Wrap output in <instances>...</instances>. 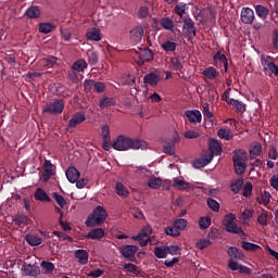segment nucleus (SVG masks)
<instances>
[{
    "mask_svg": "<svg viewBox=\"0 0 278 278\" xmlns=\"http://www.w3.org/2000/svg\"><path fill=\"white\" fill-rule=\"evenodd\" d=\"M141 147V140H134L124 135L117 136V138L112 142V148L116 151L139 150Z\"/></svg>",
    "mask_w": 278,
    "mask_h": 278,
    "instance_id": "obj_1",
    "label": "nucleus"
},
{
    "mask_svg": "<svg viewBox=\"0 0 278 278\" xmlns=\"http://www.w3.org/2000/svg\"><path fill=\"white\" fill-rule=\"evenodd\" d=\"M109 217L108 211L102 207V205H97L93 208V212L89 215V217L85 220L86 227L94 228L104 224L106 218Z\"/></svg>",
    "mask_w": 278,
    "mask_h": 278,
    "instance_id": "obj_2",
    "label": "nucleus"
},
{
    "mask_svg": "<svg viewBox=\"0 0 278 278\" xmlns=\"http://www.w3.org/2000/svg\"><path fill=\"white\" fill-rule=\"evenodd\" d=\"M248 153L244 150H235L232 155V163L237 175H244L247 170Z\"/></svg>",
    "mask_w": 278,
    "mask_h": 278,
    "instance_id": "obj_3",
    "label": "nucleus"
},
{
    "mask_svg": "<svg viewBox=\"0 0 278 278\" xmlns=\"http://www.w3.org/2000/svg\"><path fill=\"white\" fill-rule=\"evenodd\" d=\"M235 219H236V215L232 213L225 215V218L223 220V226L225 230L230 233H236V235H241V237H247V235L244 233V230L239 226H237V224H235Z\"/></svg>",
    "mask_w": 278,
    "mask_h": 278,
    "instance_id": "obj_4",
    "label": "nucleus"
},
{
    "mask_svg": "<svg viewBox=\"0 0 278 278\" xmlns=\"http://www.w3.org/2000/svg\"><path fill=\"white\" fill-rule=\"evenodd\" d=\"M64 100L55 99L43 106V112L51 115L62 114L64 112Z\"/></svg>",
    "mask_w": 278,
    "mask_h": 278,
    "instance_id": "obj_5",
    "label": "nucleus"
},
{
    "mask_svg": "<svg viewBox=\"0 0 278 278\" xmlns=\"http://www.w3.org/2000/svg\"><path fill=\"white\" fill-rule=\"evenodd\" d=\"M42 169L43 172L40 176V180L42 182H47L51 179V177L55 176L56 166L53 165V163H51V161L48 159H45Z\"/></svg>",
    "mask_w": 278,
    "mask_h": 278,
    "instance_id": "obj_6",
    "label": "nucleus"
},
{
    "mask_svg": "<svg viewBox=\"0 0 278 278\" xmlns=\"http://www.w3.org/2000/svg\"><path fill=\"white\" fill-rule=\"evenodd\" d=\"M184 36L188 38V40H193L197 36V28L194 26V21L191 17H184Z\"/></svg>",
    "mask_w": 278,
    "mask_h": 278,
    "instance_id": "obj_7",
    "label": "nucleus"
},
{
    "mask_svg": "<svg viewBox=\"0 0 278 278\" xmlns=\"http://www.w3.org/2000/svg\"><path fill=\"white\" fill-rule=\"evenodd\" d=\"M138 245H122L118 248V251L123 255V257L129 260L131 263H135L136 253H138Z\"/></svg>",
    "mask_w": 278,
    "mask_h": 278,
    "instance_id": "obj_8",
    "label": "nucleus"
},
{
    "mask_svg": "<svg viewBox=\"0 0 278 278\" xmlns=\"http://www.w3.org/2000/svg\"><path fill=\"white\" fill-rule=\"evenodd\" d=\"M228 268L230 270H238L239 274H242V275L250 276V275L253 274V270L251 269V267L241 265V263H239L235 260H229L228 261Z\"/></svg>",
    "mask_w": 278,
    "mask_h": 278,
    "instance_id": "obj_9",
    "label": "nucleus"
},
{
    "mask_svg": "<svg viewBox=\"0 0 278 278\" xmlns=\"http://www.w3.org/2000/svg\"><path fill=\"white\" fill-rule=\"evenodd\" d=\"M22 271L25 276L38 277L41 273L39 265L24 262Z\"/></svg>",
    "mask_w": 278,
    "mask_h": 278,
    "instance_id": "obj_10",
    "label": "nucleus"
},
{
    "mask_svg": "<svg viewBox=\"0 0 278 278\" xmlns=\"http://www.w3.org/2000/svg\"><path fill=\"white\" fill-rule=\"evenodd\" d=\"M255 20V13L252 8L244 7L241 9V22L245 25H252Z\"/></svg>",
    "mask_w": 278,
    "mask_h": 278,
    "instance_id": "obj_11",
    "label": "nucleus"
},
{
    "mask_svg": "<svg viewBox=\"0 0 278 278\" xmlns=\"http://www.w3.org/2000/svg\"><path fill=\"white\" fill-rule=\"evenodd\" d=\"M161 81V76L157 75L156 73H149L147 75H144L143 77V85L144 87H157V84Z\"/></svg>",
    "mask_w": 278,
    "mask_h": 278,
    "instance_id": "obj_12",
    "label": "nucleus"
},
{
    "mask_svg": "<svg viewBox=\"0 0 278 278\" xmlns=\"http://www.w3.org/2000/svg\"><path fill=\"white\" fill-rule=\"evenodd\" d=\"M86 121V114L81 111L76 112L72 119L68 121V128H76V126L80 125Z\"/></svg>",
    "mask_w": 278,
    "mask_h": 278,
    "instance_id": "obj_13",
    "label": "nucleus"
},
{
    "mask_svg": "<svg viewBox=\"0 0 278 278\" xmlns=\"http://www.w3.org/2000/svg\"><path fill=\"white\" fill-rule=\"evenodd\" d=\"M185 116L191 124H199L202 121V114L199 110H188L185 112Z\"/></svg>",
    "mask_w": 278,
    "mask_h": 278,
    "instance_id": "obj_14",
    "label": "nucleus"
},
{
    "mask_svg": "<svg viewBox=\"0 0 278 278\" xmlns=\"http://www.w3.org/2000/svg\"><path fill=\"white\" fill-rule=\"evenodd\" d=\"M86 38L89 41H97V42H99V41L102 40L101 31L97 27L88 28L87 33H86Z\"/></svg>",
    "mask_w": 278,
    "mask_h": 278,
    "instance_id": "obj_15",
    "label": "nucleus"
},
{
    "mask_svg": "<svg viewBox=\"0 0 278 278\" xmlns=\"http://www.w3.org/2000/svg\"><path fill=\"white\" fill-rule=\"evenodd\" d=\"M228 255L230 260L233 261H243L245 258L244 252L240 249H237V247H229L228 248Z\"/></svg>",
    "mask_w": 278,
    "mask_h": 278,
    "instance_id": "obj_16",
    "label": "nucleus"
},
{
    "mask_svg": "<svg viewBox=\"0 0 278 278\" xmlns=\"http://www.w3.org/2000/svg\"><path fill=\"white\" fill-rule=\"evenodd\" d=\"M212 160H213V154L203 155L193 162V167H195V169H201V167H205L208 164H211Z\"/></svg>",
    "mask_w": 278,
    "mask_h": 278,
    "instance_id": "obj_17",
    "label": "nucleus"
},
{
    "mask_svg": "<svg viewBox=\"0 0 278 278\" xmlns=\"http://www.w3.org/2000/svg\"><path fill=\"white\" fill-rule=\"evenodd\" d=\"M65 176L67 180L74 185L79 179L80 173L75 166H71L66 169Z\"/></svg>",
    "mask_w": 278,
    "mask_h": 278,
    "instance_id": "obj_18",
    "label": "nucleus"
},
{
    "mask_svg": "<svg viewBox=\"0 0 278 278\" xmlns=\"http://www.w3.org/2000/svg\"><path fill=\"white\" fill-rule=\"evenodd\" d=\"M208 149L211 151V153H208V155L213 154V157H214V155H222V153H223V148L216 139L210 140Z\"/></svg>",
    "mask_w": 278,
    "mask_h": 278,
    "instance_id": "obj_19",
    "label": "nucleus"
},
{
    "mask_svg": "<svg viewBox=\"0 0 278 278\" xmlns=\"http://www.w3.org/2000/svg\"><path fill=\"white\" fill-rule=\"evenodd\" d=\"M144 34V28L142 26L135 27L130 30V39L135 42H140Z\"/></svg>",
    "mask_w": 278,
    "mask_h": 278,
    "instance_id": "obj_20",
    "label": "nucleus"
},
{
    "mask_svg": "<svg viewBox=\"0 0 278 278\" xmlns=\"http://www.w3.org/2000/svg\"><path fill=\"white\" fill-rule=\"evenodd\" d=\"M263 147L261 142H255L250 147V160H256V156H261Z\"/></svg>",
    "mask_w": 278,
    "mask_h": 278,
    "instance_id": "obj_21",
    "label": "nucleus"
},
{
    "mask_svg": "<svg viewBox=\"0 0 278 278\" xmlns=\"http://www.w3.org/2000/svg\"><path fill=\"white\" fill-rule=\"evenodd\" d=\"M160 25L165 30H169L172 33H175V21L172 17H162L160 20Z\"/></svg>",
    "mask_w": 278,
    "mask_h": 278,
    "instance_id": "obj_22",
    "label": "nucleus"
},
{
    "mask_svg": "<svg viewBox=\"0 0 278 278\" xmlns=\"http://www.w3.org/2000/svg\"><path fill=\"white\" fill-rule=\"evenodd\" d=\"M105 236V230L102 228H94L89 231L88 235L85 236L87 239H92V240H100L104 238Z\"/></svg>",
    "mask_w": 278,
    "mask_h": 278,
    "instance_id": "obj_23",
    "label": "nucleus"
},
{
    "mask_svg": "<svg viewBox=\"0 0 278 278\" xmlns=\"http://www.w3.org/2000/svg\"><path fill=\"white\" fill-rule=\"evenodd\" d=\"M229 105H232V108L238 112V113H244L247 112V105L242 103L240 100L236 99H228L226 100Z\"/></svg>",
    "mask_w": 278,
    "mask_h": 278,
    "instance_id": "obj_24",
    "label": "nucleus"
},
{
    "mask_svg": "<svg viewBox=\"0 0 278 278\" xmlns=\"http://www.w3.org/2000/svg\"><path fill=\"white\" fill-rule=\"evenodd\" d=\"M213 61L215 64H223L225 67V72L228 71V61L226 54L222 53L220 51L216 52L213 56Z\"/></svg>",
    "mask_w": 278,
    "mask_h": 278,
    "instance_id": "obj_25",
    "label": "nucleus"
},
{
    "mask_svg": "<svg viewBox=\"0 0 278 278\" xmlns=\"http://www.w3.org/2000/svg\"><path fill=\"white\" fill-rule=\"evenodd\" d=\"M99 105L101 109L112 108L116 105V101L114 98H109V96H103L102 99L99 100Z\"/></svg>",
    "mask_w": 278,
    "mask_h": 278,
    "instance_id": "obj_26",
    "label": "nucleus"
},
{
    "mask_svg": "<svg viewBox=\"0 0 278 278\" xmlns=\"http://www.w3.org/2000/svg\"><path fill=\"white\" fill-rule=\"evenodd\" d=\"M75 257L78 260L79 264H88L89 254L87 250H77L75 251Z\"/></svg>",
    "mask_w": 278,
    "mask_h": 278,
    "instance_id": "obj_27",
    "label": "nucleus"
},
{
    "mask_svg": "<svg viewBox=\"0 0 278 278\" xmlns=\"http://www.w3.org/2000/svg\"><path fill=\"white\" fill-rule=\"evenodd\" d=\"M36 201L40 202H51V198L48 197L47 192L43 191L42 188L36 189V192L34 194Z\"/></svg>",
    "mask_w": 278,
    "mask_h": 278,
    "instance_id": "obj_28",
    "label": "nucleus"
},
{
    "mask_svg": "<svg viewBox=\"0 0 278 278\" xmlns=\"http://www.w3.org/2000/svg\"><path fill=\"white\" fill-rule=\"evenodd\" d=\"M25 15L30 20H37L41 16V11L38 7L31 5L28 8V10L25 12Z\"/></svg>",
    "mask_w": 278,
    "mask_h": 278,
    "instance_id": "obj_29",
    "label": "nucleus"
},
{
    "mask_svg": "<svg viewBox=\"0 0 278 278\" xmlns=\"http://www.w3.org/2000/svg\"><path fill=\"white\" fill-rule=\"evenodd\" d=\"M40 267L42 269L43 275H51L53 270L55 269V265L52 262L42 261L40 263Z\"/></svg>",
    "mask_w": 278,
    "mask_h": 278,
    "instance_id": "obj_30",
    "label": "nucleus"
},
{
    "mask_svg": "<svg viewBox=\"0 0 278 278\" xmlns=\"http://www.w3.org/2000/svg\"><path fill=\"white\" fill-rule=\"evenodd\" d=\"M174 187L177 188V190H189L191 187L190 182H186L182 178H174Z\"/></svg>",
    "mask_w": 278,
    "mask_h": 278,
    "instance_id": "obj_31",
    "label": "nucleus"
},
{
    "mask_svg": "<svg viewBox=\"0 0 278 278\" xmlns=\"http://www.w3.org/2000/svg\"><path fill=\"white\" fill-rule=\"evenodd\" d=\"M178 43L175 41H169V39H166L161 45V49L165 52H175L177 49Z\"/></svg>",
    "mask_w": 278,
    "mask_h": 278,
    "instance_id": "obj_32",
    "label": "nucleus"
},
{
    "mask_svg": "<svg viewBox=\"0 0 278 278\" xmlns=\"http://www.w3.org/2000/svg\"><path fill=\"white\" fill-rule=\"evenodd\" d=\"M25 239L30 247H39L40 244H42L41 237L36 235H26Z\"/></svg>",
    "mask_w": 278,
    "mask_h": 278,
    "instance_id": "obj_33",
    "label": "nucleus"
},
{
    "mask_svg": "<svg viewBox=\"0 0 278 278\" xmlns=\"http://www.w3.org/2000/svg\"><path fill=\"white\" fill-rule=\"evenodd\" d=\"M58 63V58L55 56H47L41 59L40 65L43 67L52 68Z\"/></svg>",
    "mask_w": 278,
    "mask_h": 278,
    "instance_id": "obj_34",
    "label": "nucleus"
},
{
    "mask_svg": "<svg viewBox=\"0 0 278 278\" xmlns=\"http://www.w3.org/2000/svg\"><path fill=\"white\" fill-rule=\"evenodd\" d=\"M254 10L256 12V15L262 18V20H266L268 17L269 14V10L268 8L257 4L254 7Z\"/></svg>",
    "mask_w": 278,
    "mask_h": 278,
    "instance_id": "obj_35",
    "label": "nucleus"
},
{
    "mask_svg": "<svg viewBox=\"0 0 278 278\" xmlns=\"http://www.w3.org/2000/svg\"><path fill=\"white\" fill-rule=\"evenodd\" d=\"M152 233H153V229L151 228L150 225H147V226H143L140 233L138 236H134L132 239L134 240H141L142 238L150 237V235H152Z\"/></svg>",
    "mask_w": 278,
    "mask_h": 278,
    "instance_id": "obj_36",
    "label": "nucleus"
},
{
    "mask_svg": "<svg viewBox=\"0 0 278 278\" xmlns=\"http://www.w3.org/2000/svg\"><path fill=\"white\" fill-rule=\"evenodd\" d=\"M87 67L88 63L84 59L77 60L72 65L73 71H76L77 73L84 72Z\"/></svg>",
    "mask_w": 278,
    "mask_h": 278,
    "instance_id": "obj_37",
    "label": "nucleus"
},
{
    "mask_svg": "<svg viewBox=\"0 0 278 278\" xmlns=\"http://www.w3.org/2000/svg\"><path fill=\"white\" fill-rule=\"evenodd\" d=\"M244 185V179L243 178H237L235 179V181H232L230 184V188H231V191L237 194L240 192L241 188L243 187Z\"/></svg>",
    "mask_w": 278,
    "mask_h": 278,
    "instance_id": "obj_38",
    "label": "nucleus"
},
{
    "mask_svg": "<svg viewBox=\"0 0 278 278\" xmlns=\"http://www.w3.org/2000/svg\"><path fill=\"white\" fill-rule=\"evenodd\" d=\"M115 191L117 193L118 197H123V198H128L129 197V191L128 189L125 187L124 184L122 182H117L115 185Z\"/></svg>",
    "mask_w": 278,
    "mask_h": 278,
    "instance_id": "obj_39",
    "label": "nucleus"
},
{
    "mask_svg": "<svg viewBox=\"0 0 278 278\" xmlns=\"http://www.w3.org/2000/svg\"><path fill=\"white\" fill-rule=\"evenodd\" d=\"M202 74L207 79H216L219 76V72L215 67L205 68Z\"/></svg>",
    "mask_w": 278,
    "mask_h": 278,
    "instance_id": "obj_40",
    "label": "nucleus"
},
{
    "mask_svg": "<svg viewBox=\"0 0 278 278\" xmlns=\"http://www.w3.org/2000/svg\"><path fill=\"white\" fill-rule=\"evenodd\" d=\"M163 151L165 154L175 155V141L170 140L164 142Z\"/></svg>",
    "mask_w": 278,
    "mask_h": 278,
    "instance_id": "obj_41",
    "label": "nucleus"
},
{
    "mask_svg": "<svg viewBox=\"0 0 278 278\" xmlns=\"http://www.w3.org/2000/svg\"><path fill=\"white\" fill-rule=\"evenodd\" d=\"M167 247H155L154 248V255L157 258H166L167 257Z\"/></svg>",
    "mask_w": 278,
    "mask_h": 278,
    "instance_id": "obj_42",
    "label": "nucleus"
},
{
    "mask_svg": "<svg viewBox=\"0 0 278 278\" xmlns=\"http://www.w3.org/2000/svg\"><path fill=\"white\" fill-rule=\"evenodd\" d=\"M187 11V4H185V2H179V4H177L174 8V12L179 16V20H182L184 14Z\"/></svg>",
    "mask_w": 278,
    "mask_h": 278,
    "instance_id": "obj_43",
    "label": "nucleus"
},
{
    "mask_svg": "<svg viewBox=\"0 0 278 278\" xmlns=\"http://www.w3.org/2000/svg\"><path fill=\"white\" fill-rule=\"evenodd\" d=\"M162 186V179L157 177H153L149 179L148 187H150L152 190H159Z\"/></svg>",
    "mask_w": 278,
    "mask_h": 278,
    "instance_id": "obj_44",
    "label": "nucleus"
},
{
    "mask_svg": "<svg viewBox=\"0 0 278 278\" xmlns=\"http://www.w3.org/2000/svg\"><path fill=\"white\" fill-rule=\"evenodd\" d=\"M217 137L225 140H231L233 138L231 129H219Z\"/></svg>",
    "mask_w": 278,
    "mask_h": 278,
    "instance_id": "obj_45",
    "label": "nucleus"
},
{
    "mask_svg": "<svg viewBox=\"0 0 278 278\" xmlns=\"http://www.w3.org/2000/svg\"><path fill=\"white\" fill-rule=\"evenodd\" d=\"M170 66L176 72H182V63H181L180 58H172Z\"/></svg>",
    "mask_w": 278,
    "mask_h": 278,
    "instance_id": "obj_46",
    "label": "nucleus"
},
{
    "mask_svg": "<svg viewBox=\"0 0 278 278\" xmlns=\"http://www.w3.org/2000/svg\"><path fill=\"white\" fill-rule=\"evenodd\" d=\"M261 62L264 71L267 72L269 71L270 64L273 63V58L266 54H262Z\"/></svg>",
    "mask_w": 278,
    "mask_h": 278,
    "instance_id": "obj_47",
    "label": "nucleus"
},
{
    "mask_svg": "<svg viewBox=\"0 0 278 278\" xmlns=\"http://www.w3.org/2000/svg\"><path fill=\"white\" fill-rule=\"evenodd\" d=\"M241 248L245 251H257L261 245L255 243H250L249 241H241Z\"/></svg>",
    "mask_w": 278,
    "mask_h": 278,
    "instance_id": "obj_48",
    "label": "nucleus"
},
{
    "mask_svg": "<svg viewBox=\"0 0 278 278\" xmlns=\"http://www.w3.org/2000/svg\"><path fill=\"white\" fill-rule=\"evenodd\" d=\"M52 198L55 200L56 204L61 207L64 208V206L66 205V199H64V197L58 192H53L52 193Z\"/></svg>",
    "mask_w": 278,
    "mask_h": 278,
    "instance_id": "obj_49",
    "label": "nucleus"
},
{
    "mask_svg": "<svg viewBox=\"0 0 278 278\" xmlns=\"http://www.w3.org/2000/svg\"><path fill=\"white\" fill-rule=\"evenodd\" d=\"M140 60L142 63L153 61V52L150 49L143 50V52L140 54Z\"/></svg>",
    "mask_w": 278,
    "mask_h": 278,
    "instance_id": "obj_50",
    "label": "nucleus"
},
{
    "mask_svg": "<svg viewBox=\"0 0 278 278\" xmlns=\"http://www.w3.org/2000/svg\"><path fill=\"white\" fill-rule=\"evenodd\" d=\"M54 26L51 23H40L39 24V31L43 33V35H48L53 30Z\"/></svg>",
    "mask_w": 278,
    "mask_h": 278,
    "instance_id": "obj_51",
    "label": "nucleus"
},
{
    "mask_svg": "<svg viewBox=\"0 0 278 278\" xmlns=\"http://www.w3.org/2000/svg\"><path fill=\"white\" fill-rule=\"evenodd\" d=\"M187 225H188L187 219H184V218H178L173 223V226L176 227L178 231L179 230L184 231V229L187 228Z\"/></svg>",
    "mask_w": 278,
    "mask_h": 278,
    "instance_id": "obj_52",
    "label": "nucleus"
},
{
    "mask_svg": "<svg viewBox=\"0 0 278 278\" xmlns=\"http://www.w3.org/2000/svg\"><path fill=\"white\" fill-rule=\"evenodd\" d=\"M165 233L168 235L169 237L177 238L180 236V230H178L176 226H167L165 228Z\"/></svg>",
    "mask_w": 278,
    "mask_h": 278,
    "instance_id": "obj_53",
    "label": "nucleus"
},
{
    "mask_svg": "<svg viewBox=\"0 0 278 278\" xmlns=\"http://www.w3.org/2000/svg\"><path fill=\"white\" fill-rule=\"evenodd\" d=\"M253 217V211L252 210H248L245 208L241 215H240V219L241 222H243L244 224H249V219Z\"/></svg>",
    "mask_w": 278,
    "mask_h": 278,
    "instance_id": "obj_54",
    "label": "nucleus"
},
{
    "mask_svg": "<svg viewBox=\"0 0 278 278\" xmlns=\"http://www.w3.org/2000/svg\"><path fill=\"white\" fill-rule=\"evenodd\" d=\"M252 194H253V184L248 181L244 185L242 195L245 198H250V197H252Z\"/></svg>",
    "mask_w": 278,
    "mask_h": 278,
    "instance_id": "obj_55",
    "label": "nucleus"
},
{
    "mask_svg": "<svg viewBox=\"0 0 278 278\" xmlns=\"http://www.w3.org/2000/svg\"><path fill=\"white\" fill-rule=\"evenodd\" d=\"M199 225L201 229H207L212 225V219L210 217H201Z\"/></svg>",
    "mask_w": 278,
    "mask_h": 278,
    "instance_id": "obj_56",
    "label": "nucleus"
},
{
    "mask_svg": "<svg viewBox=\"0 0 278 278\" xmlns=\"http://www.w3.org/2000/svg\"><path fill=\"white\" fill-rule=\"evenodd\" d=\"M88 62L91 64V66H94L97 63H99V54L97 52H89Z\"/></svg>",
    "mask_w": 278,
    "mask_h": 278,
    "instance_id": "obj_57",
    "label": "nucleus"
},
{
    "mask_svg": "<svg viewBox=\"0 0 278 278\" xmlns=\"http://www.w3.org/2000/svg\"><path fill=\"white\" fill-rule=\"evenodd\" d=\"M207 205L213 212H219V203L215 199H207Z\"/></svg>",
    "mask_w": 278,
    "mask_h": 278,
    "instance_id": "obj_58",
    "label": "nucleus"
},
{
    "mask_svg": "<svg viewBox=\"0 0 278 278\" xmlns=\"http://www.w3.org/2000/svg\"><path fill=\"white\" fill-rule=\"evenodd\" d=\"M203 114H204V118H207V119H212L214 117L213 112L210 110L208 103L203 104Z\"/></svg>",
    "mask_w": 278,
    "mask_h": 278,
    "instance_id": "obj_59",
    "label": "nucleus"
},
{
    "mask_svg": "<svg viewBox=\"0 0 278 278\" xmlns=\"http://www.w3.org/2000/svg\"><path fill=\"white\" fill-rule=\"evenodd\" d=\"M166 250L167 254L177 255L181 249L179 245H167Z\"/></svg>",
    "mask_w": 278,
    "mask_h": 278,
    "instance_id": "obj_60",
    "label": "nucleus"
},
{
    "mask_svg": "<svg viewBox=\"0 0 278 278\" xmlns=\"http://www.w3.org/2000/svg\"><path fill=\"white\" fill-rule=\"evenodd\" d=\"M268 157L269 160H274V161L278 160V150L276 147L273 146L269 148Z\"/></svg>",
    "mask_w": 278,
    "mask_h": 278,
    "instance_id": "obj_61",
    "label": "nucleus"
},
{
    "mask_svg": "<svg viewBox=\"0 0 278 278\" xmlns=\"http://www.w3.org/2000/svg\"><path fill=\"white\" fill-rule=\"evenodd\" d=\"M92 87H94V80L85 79V83H84L85 92H91Z\"/></svg>",
    "mask_w": 278,
    "mask_h": 278,
    "instance_id": "obj_62",
    "label": "nucleus"
},
{
    "mask_svg": "<svg viewBox=\"0 0 278 278\" xmlns=\"http://www.w3.org/2000/svg\"><path fill=\"white\" fill-rule=\"evenodd\" d=\"M102 138H103V141H111V135H110V129L108 125L102 127Z\"/></svg>",
    "mask_w": 278,
    "mask_h": 278,
    "instance_id": "obj_63",
    "label": "nucleus"
},
{
    "mask_svg": "<svg viewBox=\"0 0 278 278\" xmlns=\"http://www.w3.org/2000/svg\"><path fill=\"white\" fill-rule=\"evenodd\" d=\"M269 186L278 191V174H274V176L269 178Z\"/></svg>",
    "mask_w": 278,
    "mask_h": 278,
    "instance_id": "obj_64",
    "label": "nucleus"
}]
</instances>
